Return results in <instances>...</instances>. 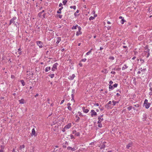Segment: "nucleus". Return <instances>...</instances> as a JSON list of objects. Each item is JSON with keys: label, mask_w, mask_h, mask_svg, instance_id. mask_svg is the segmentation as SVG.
I'll return each mask as SVG.
<instances>
[{"label": "nucleus", "mask_w": 152, "mask_h": 152, "mask_svg": "<svg viewBox=\"0 0 152 152\" xmlns=\"http://www.w3.org/2000/svg\"><path fill=\"white\" fill-rule=\"evenodd\" d=\"M119 18L120 19H122L124 18H123L122 16H120L119 17Z\"/></svg>", "instance_id": "obj_62"}, {"label": "nucleus", "mask_w": 152, "mask_h": 152, "mask_svg": "<svg viewBox=\"0 0 152 152\" xmlns=\"http://www.w3.org/2000/svg\"><path fill=\"white\" fill-rule=\"evenodd\" d=\"M56 43L57 44H58L60 41H61V38L60 37H58L56 38Z\"/></svg>", "instance_id": "obj_17"}, {"label": "nucleus", "mask_w": 152, "mask_h": 152, "mask_svg": "<svg viewBox=\"0 0 152 152\" xmlns=\"http://www.w3.org/2000/svg\"><path fill=\"white\" fill-rule=\"evenodd\" d=\"M54 76L55 75L54 74H50L48 75V76L51 78H53L54 77Z\"/></svg>", "instance_id": "obj_26"}, {"label": "nucleus", "mask_w": 152, "mask_h": 152, "mask_svg": "<svg viewBox=\"0 0 152 152\" xmlns=\"http://www.w3.org/2000/svg\"><path fill=\"white\" fill-rule=\"evenodd\" d=\"M98 121H97V123H101V122L103 120V118H101L100 117H99L98 118Z\"/></svg>", "instance_id": "obj_18"}, {"label": "nucleus", "mask_w": 152, "mask_h": 152, "mask_svg": "<svg viewBox=\"0 0 152 152\" xmlns=\"http://www.w3.org/2000/svg\"><path fill=\"white\" fill-rule=\"evenodd\" d=\"M72 134H75V136H80V134L79 132H77L76 130H74L72 132Z\"/></svg>", "instance_id": "obj_9"}, {"label": "nucleus", "mask_w": 152, "mask_h": 152, "mask_svg": "<svg viewBox=\"0 0 152 152\" xmlns=\"http://www.w3.org/2000/svg\"><path fill=\"white\" fill-rule=\"evenodd\" d=\"M50 69H51L50 67L47 66L45 68V72H47L49 71H50Z\"/></svg>", "instance_id": "obj_16"}, {"label": "nucleus", "mask_w": 152, "mask_h": 152, "mask_svg": "<svg viewBox=\"0 0 152 152\" xmlns=\"http://www.w3.org/2000/svg\"><path fill=\"white\" fill-rule=\"evenodd\" d=\"M111 73L113 75H115L116 73L115 71H112L111 72Z\"/></svg>", "instance_id": "obj_54"}, {"label": "nucleus", "mask_w": 152, "mask_h": 152, "mask_svg": "<svg viewBox=\"0 0 152 152\" xmlns=\"http://www.w3.org/2000/svg\"><path fill=\"white\" fill-rule=\"evenodd\" d=\"M128 66H127V65L126 64H124V66L122 67V70H124L125 69L128 68Z\"/></svg>", "instance_id": "obj_29"}, {"label": "nucleus", "mask_w": 152, "mask_h": 152, "mask_svg": "<svg viewBox=\"0 0 152 152\" xmlns=\"http://www.w3.org/2000/svg\"><path fill=\"white\" fill-rule=\"evenodd\" d=\"M41 13H40V12L38 14V16L39 17H40L41 16Z\"/></svg>", "instance_id": "obj_61"}, {"label": "nucleus", "mask_w": 152, "mask_h": 152, "mask_svg": "<svg viewBox=\"0 0 152 152\" xmlns=\"http://www.w3.org/2000/svg\"><path fill=\"white\" fill-rule=\"evenodd\" d=\"M109 59L112 60H113L114 59V58L113 56H110L109 57Z\"/></svg>", "instance_id": "obj_50"}, {"label": "nucleus", "mask_w": 152, "mask_h": 152, "mask_svg": "<svg viewBox=\"0 0 152 152\" xmlns=\"http://www.w3.org/2000/svg\"><path fill=\"white\" fill-rule=\"evenodd\" d=\"M16 147H15V148H14L13 150H12V152H17L15 151V149H16Z\"/></svg>", "instance_id": "obj_60"}, {"label": "nucleus", "mask_w": 152, "mask_h": 152, "mask_svg": "<svg viewBox=\"0 0 152 152\" xmlns=\"http://www.w3.org/2000/svg\"><path fill=\"white\" fill-rule=\"evenodd\" d=\"M146 69H142V68H141L140 69V70L141 71H145V70H146Z\"/></svg>", "instance_id": "obj_47"}, {"label": "nucleus", "mask_w": 152, "mask_h": 152, "mask_svg": "<svg viewBox=\"0 0 152 152\" xmlns=\"http://www.w3.org/2000/svg\"><path fill=\"white\" fill-rule=\"evenodd\" d=\"M58 17L60 19H61L62 18V15H58Z\"/></svg>", "instance_id": "obj_52"}, {"label": "nucleus", "mask_w": 152, "mask_h": 152, "mask_svg": "<svg viewBox=\"0 0 152 152\" xmlns=\"http://www.w3.org/2000/svg\"><path fill=\"white\" fill-rule=\"evenodd\" d=\"M71 104L70 103H67V105L68 106V107L70 106V105H71Z\"/></svg>", "instance_id": "obj_58"}, {"label": "nucleus", "mask_w": 152, "mask_h": 152, "mask_svg": "<svg viewBox=\"0 0 152 152\" xmlns=\"http://www.w3.org/2000/svg\"><path fill=\"white\" fill-rule=\"evenodd\" d=\"M79 66L80 67H82L83 66L82 64L81 63H80V62L79 63Z\"/></svg>", "instance_id": "obj_57"}, {"label": "nucleus", "mask_w": 152, "mask_h": 152, "mask_svg": "<svg viewBox=\"0 0 152 152\" xmlns=\"http://www.w3.org/2000/svg\"><path fill=\"white\" fill-rule=\"evenodd\" d=\"M64 99L62 100L60 102V104H62L64 103Z\"/></svg>", "instance_id": "obj_53"}, {"label": "nucleus", "mask_w": 152, "mask_h": 152, "mask_svg": "<svg viewBox=\"0 0 152 152\" xmlns=\"http://www.w3.org/2000/svg\"><path fill=\"white\" fill-rule=\"evenodd\" d=\"M58 126H55L53 128V130L54 131H56L58 129Z\"/></svg>", "instance_id": "obj_23"}, {"label": "nucleus", "mask_w": 152, "mask_h": 152, "mask_svg": "<svg viewBox=\"0 0 152 152\" xmlns=\"http://www.w3.org/2000/svg\"><path fill=\"white\" fill-rule=\"evenodd\" d=\"M126 22V21L124 19V18H123L121 19V23L122 24H124V23Z\"/></svg>", "instance_id": "obj_33"}, {"label": "nucleus", "mask_w": 152, "mask_h": 152, "mask_svg": "<svg viewBox=\"0 0 152 152\" xmlns=\"http://www.w3.org/2000/svg\"><path fill=\"white\" fill-rule=\"evenodd\" d=\"M97 124H98V127L100 128L102 127V126L101 123H97Z\"/></svg>", "instance_id": "obj_37"}, {"label": "nucleus", "mask_w": 152, "mask_h": 152, "mask_svg": "<svg viewBox=\"0 0 152 152\" xmlns=\"http://www.w3.org/2000/svg\"><path fill=\"white\" fill-rule=\"evenodd\" d=\"M113 86H111V85H109V88L110 89H111V90H113Z\"/></svg>", "instance_id": "obj_43"}, {"label": "nucleus", "mask_w": 152, "mask_h": 152, "mask_svg": "<svg viewBox=\"0 0 152 152\" xmlns=\"http://www.w3.org/2000/svg\"><path fill=\"white\" fill-rule=\"evenodd\" d=\"M4 147L3 145H1L0 146V152H4Z\"/></svg>", "instance_id": "obj_19"}, {"label": "nucleus", "mask_w": 152, "mask_h": 152, "mask_svg": "<svg viewBox=\"0 0 152 152\" xmlns=\"http://www.w3.org/2000/svg\"><path fill=\"white\" fill-rule=\"evenodd\" d=\"M108 71L107 70V69L104 68L101 71V72L104 74H106L108 73Z\"/></svg>", "instance_id": "obj_13"}, {"label": "nucleus", "mask_w": 152, "mask_h": 152, "mask_svg": "<svg viewBox=\"0 0 152 152\" xmlns=\"http://www.w3.org/2000/svg\"><path fill=\"white\" fill-rule=\"evenodd\" d=\"M91 117H93L97 115V113L93 110H91Z\"/></svg>", "instance_id": "obj_7"}, {"label": "nucleus", "mask_w": 152, "mask_h": 152, "mask_svg": "<svg viewBox=\"0 0 152 152\" xmlns=\"http://www.w3.org/2000/svg\"><path fill=\"white\" fill-rule=\"evenodd\" d=\"M62 5H63L61 3L59 4V7H62Z\"/></svg>", "instance_id": "obj_55"}, {"label": "nucleus", "mask_w": 152, "mask_h": 152, "mask_svg": "<svg viewBox=\"0 0 152 152\" xmlns=\"http://www.w3.org/2000/svg\"><path fill=\"white\" fill-rule=\"evenodd\" d=\"M75 77V75L74 74H73L72 76H70L68 77V79L70 80H73L74 77Z\"/></svg>", "instance_id": "obj_12"}, {"label": "nucleus", "mask_w": 152, "mask_h": 152, "mask_svg": "<svg viewBox=\"0 0 152 152\" xmlns=\"http://www.w3.org/2000/svg\"><path fill=\"white\" fill-rule=\"evenodd\" d=\"M67 149L68 150H71L72 151H75L76 150V149L75 148H72L71 147L69 146L67 147Z\"/></svg>", "instance_id": "obj_15"}, {"label": "nucleus", "mask_w": 152, "mask_h": 152, "mask_svg": "<svg viewBox=\"0 0 152 152\" xmlns=\"http://www.w3.org/2000/svg\"><path fill=\"white\" fill-rule=\"evenodd\" d=\"M132 145L133 144L132 142L129 143L126 145V148L129 149L130 148L132 147Z\"/></svg>", "instance_id": "obj_11"}, {"label": "nucleus", "mask_w": 152, "mask_h": 152, "mask_svg": "<svg viewBox=\"0 0 152 152\" xmlns=\"http://www.w3.org/2000/svg\"><path fill=\"white\" fill-rule=\"evenodd\" d=\"M140 61L141 62V63L143 64L144 62V60L143 59H140Z\"/></svg>", "instance_id": "obj_51"}, {"label": "nucleus", "mask_w": 152, "mask_h": 152, "mask_svg": "<svg viewBox=\"0 0 152 152\" xmlns=\"http://www.w3.org/2000/svg\"><path fill=\"white\" fill-rule=\"evenodd\" d=\"M26 73H27V75H28L29 76L30 75V73L28 71H26Z\"/></svg>", "instance_id": "obj_56"}, {"label": "nucleus", "mask_w": 152, "mask_h": 152, "mask_svg": "<svg viewBox=\"0 0 152 152\" xmlns=\"http://www.w3.org/2000/svg\"><path fill=\"white\" fill-rule=\"evenodd\" d=\"M86 61V58H84L83 59H82L81 61H82L83 62H85Z\"/></svg>", "instance_id": "obj_44"}, {"label": "nucleus", "mask_w": 152, "mask_h": 152, "mask_svg": "<svg viewBox=\"0 0 152 152\" xmlns=\"http://www.w3.org/2000/svg\"><path fill=\"white\" fill-rule=\"evenodd\" d=\"M16 17H14L13 18L11 19L10 20L9 25H11L12 23H13V24H14L15 23V21H14V20H16Z\"/></svg>", "instance_id": "obj_8"}, {"label": "nucleus", "mask_w": 152, "mask_h": 152, "mask_svg": "<svg viewBox=\"0 0 152 152\" xmlns=\"http://www.w3.org/2000/svg\"><path fill=\"white\" fill-rule=\"evenodd\" d=\"M71 126V124L70 123L68 124L67 125L65 126H64V129H67L70 128Z\"/></svg>", "instance_id": "obj_10"}, {"label": "nucleus", "mask_w": 152, "mask_h": 152, "mask_svg": "<svg viewBox=\"0 0 152 152\" xmlns=\"http://www.w3.org/2000/svg\"><path fill=\"white\" fill-rule=\"evenodd\" d=\"M63 7H61L57 11V13H58V14H60V13H61V11L63 9Z\"/></svg>", "instance_id": "obj_21"}, {"label": "nucleus", "mask_w": 152, "mask_h": 152, "mask_svg": "<svg viewBox=\"0 0 152 152\" xmlns=\"http://www.w3.org/2000/svg\"><path fill=\"white\" fill-rule=\"evenodd\" d=\"M132 108V106H130L127 107V109L129 111Z\"/></svg>", "instance_id": "obj_38"}, {"label": "nucleus", "mask_w": 152, "mask_h": 152, "mask_svg": "<svg viewBox=\"0 0 152 152\" xmlns=\"http://www.w3.org/2000/svg\"><path fill=\"white\" fill-rule=\"evenodd\" d=\"M36 134V132L34 128H33L32 130L31 134L33 135H35Z\"/></svg>", "instance_id": "obj_25"}, {"label": "nucleus", "mask_w": 152, "mask_h": 152, "mask_svg": "<svg viewBox=\"0 0 152 152\" xmlns=\"http://www.w3.org/2000/svg\"><path fill=\"white\" fill-rule=\"evenodd\" d=\"M117 86L118 84L117 83H115L113 85V86L114 87V88H116L117 87Z\"/></svg>", "instance_id": "obj_46"}, {"label": "nucleus", "mask_w": 152, "mask_h": 152, "mask_svg": "<svg viewBox=\"0 0 152 152\" xmlns=\"http://www.w3.org/2000/svg\"><path fill=\"white\" fill-rule=\"evenodd\" d=\"M79 10H77V11H76V12H75L74 13V15L76 17V16H78L79 15L78 14H77V13H78L79 12Z\"/></svg>", "instance_id": "obj_28"}, {"label": "nucleus", "mask_w": 152, "mask_h": 152, "mask_svg": "<svg viewBox=\"0 0 152 152\" xmlns=\"http://www.w3.org/2000/svg\"><path fill=\"white\" fill-rule=\"evenodd\" d=\"M78 114H79V116H83V115H82V113H81L80 112V111H79L78 112Z\"/></svg>", "instance_id": "obj_48"}, {"label": "nucleus", "mask_w": 152, "mask_h": 152, "mask_svg": "<svg viewBox=\"0 0 152 152\" xmlns=\"http://www.w3.org/2000/svg\"><path fill=\"white\" fill-rule=\"evenodd\" d=\"M58 65V63H56L53 65L51 68V70L53 71H55L57 69V66Z\"/></svg>", "instance_id": "obj_3"}, {"label": "nucleus", "mask_w": 152, "mask_h": 152, "mask_svg": "<svg viewBox=\"0 0 152 152\" xmlns=\"http://www.w3.org/2000/svg\"><path fill=\"white\" fill-rule=\"evenodd\" d=\"M20 82L23 86H24L25 85V83L23 80H21Z\"/></svg>", "instance_id": "obj_32"}, {"label": "nucleus", "mask_w": 152, "mask_h": 152, "mask_svg": "<svg viewBox=\"0 0 152 152\" xmlns=\"http://www.w3.org/2000/svg\"><path fill=\"white\" fill-rule=\"evenodd\" d=\"M67 2V1L66 0H63L62 3L64 5H65Z\"/></svg>", "instance_id": "obj_35"}, {"label": "nucleus", "mask_w": 152, "mask_h": 152, "mask_svg": "<svg viewBox=\"0 0 152 152\" xmlns=\"http://www.w3.org/2000/svg\"><path fill=\"white\" fill-rule=\"evenodd\" d=\"M70 138H71V139H75V137H74V135L72 134H71L70 135Z\"/></svg>", "instance_id": "obj_42"}, {"label": "nucleus", "mask_w": 152, "mask_h": 152, "mask_svg": "<svg viewBox=\"0 0 152 152\" xmlns=\"http://www.w3.org/2000/svg\"><path fill=\"white\" fill-rule=\"evenodd\" d=\"M144 104L146 109H148L151 105V103L148 102V100L147 99L145 100Z\"/></svg>", "instance_id": "obj_2"}, {"label": "nucleus", "mask_w": 152, "mask_h": 152, "mask_svg": "<svg viewBox=\"0 0 152 152\" xmlns=\"http://www.w3.org/2000/svg\"><path fill=\"white\" fill-rule=\"evenodd\" d=\"M25 146L24 145H20V150H22V148H25Z\"/></svg>", "instance_id": "obj_36"}, {"label": "nucleus", "mask_w": 152, "mask_h": 152, "mask_svg": "<svg viewBox=\"0 0 152 152\" xmlns=\"http://www.w3.org/2000/svg\"><path fill=\"white\" fill-rule=\"evenodd\" d=\"M113 82L112 80H110L109 82V83L110 85H111L113 83Z\"/></svg>", "instance_id": "obj_59"}, {"label": "nucleus", "mask_w": 152, "mask_h": 152, "mask_svg": "<svg viewBox=\"0 0 152 152\" xmlns=\"http://www.w3.org/2000/svg\"><path fill=\"white\" fill-rule=\"evenodd\" d=\"M143 121H145V117H146V115L145 114H144L143 115Z\"/></svg>", "instance_id": "obj_34"}, {"label": "nucleus", "mask_w": 152, "mask_h": 152, "mask_svg": "<svg viewBox=\"0 0 152 152\" xmlns=\"http://www.w3.org/2000/svg\"><path fill=\"white\" fill-rule=\"evenodd\" d=\"M82 109L83 112L85 113H88L89 111V110L88 109H86L84 107H83L82 108Z\"/></svg>", "instance_id": "obj_14"}, {"label": "nucleus", "mask_w": 152, "mask_h": 152, "mask_svg": "<svg viewBox=\"0 0 152 152\" xmlns=\"http://www.w3.org/2000/svg\"><path fill=\"white\" fill-rule=\"evenodd\" d=\"M136 58V57L135 56H134L132 58V59L133 60H134Z\"/></svg>", "instance_id": "obj_64"}, {"label": "nucleus", "mask_w": 152, "mask_h": 152, "mask_svg": "<svg viewBox=\"0 0 152 152\" xmlns=\"http://www.w3.org/2000/svg\"><path fill=\"white\" fill-rule=\"evenodd\" d=\"M106 143V142H104L101 144L99 146L101 149H104L105 148L106 146L105 143Z\"/></svg>", "instance_id": "obj_6"}, {"label": "nucleus", "mask_w": 152, "mask_h": 152, "mask_svg": "<svg viewBox=\"0 0 152 152\" xmlns=\"http://www.w3.org/2000/svg\"><path fill=\"white\" fill-rule=\"evenodd\" d=\"M133 106L136 107H139L140 106V105L139 104H134Z\"/></svg>", "instance_id": "obj_39"}, {"label": "nucleus", "mask_w": 152, "mask_h": 152, "mask_svg": "<svg viewBox=\"0 0 152 152\" xmlns=\"http://www.w3.org/2000/svg\"><path fill=\"white\" fill-rule=\"evenodd\" d=\"M78 31H77L76 33V35L77 36H78L79 35L81 34H82V32H81V27L79 26L78 27Z\"/></svg>", "instance_id": "obj_4"}, {"label": "nucleus", "mask_w": 152, "mask_h": 152, "mask_svg": "<svg viewBox=\"0 0 152 152\" xmlns=\"http://www.w3.org/2000/svg\"><path fill=\"white\" fill-rule=\"evenodd\" d=\"M75 117L76 118H77V119L76 120V122H77L79 121L80 119V117H78L77 115H76Z\"/></svg>", "instance_id": "obj_30"}, {"label": "nucleus", "mask_w": 152, "mask_h": 152, "mask_svg": "<svg viewBox=\"0 0 152 152\" xmlns=\"http://www.w3.org/2000/svg\"><path fill=\"white\" fill-rule=\"evenodd\" d=\"M146 50L143 53V56H146L147 58H148L150 55L149 53L150 50L149 49L147 48L146 49Z\"/></svg>", "instance_id": "obj_1"}, {"label": "nucleus", "mask_w": 152, "mask_h": 152, "mask_svg": "<svg viewBox=\"0 0 152 152\" xmlns=\"http://www.w3.org/2000/svg\"><path fill=\"white\" fill-rule=\"evenodd\" d=\"M75 93V90L74 89H73L72 90V94H74Z\"/></svg>", "instance_id": "obj_45"}, {"label": "nucleus", "mask_w": 152, "mask_h": 152, "mask_svg": "<svg viewBox=\"0 0 152 152\" xmlns=\"http://www.w3.org/2000/svg\"><path fill=\"white\" fill-rule=\"evenodd\" d=\"M70 7V8H73L74 10H75L76 9V7L75 6H71Z\"/></svg>", "instance_id": "obj_41"}, {"label": "nucleus", "mask_w": 152, "mask_h": 152, "mask_svg": "<svg viewBox=\"0 0 152 152\" xmlns=\"http://www.w3.org/2000/svg\"><path fill=\"white\" fill-rule=\"evenodd\" d=\"M92 50V49H90L88 52H87L86 53V55H87V56L89 55L91 53V52Z\"/></svg>", "instance_id": "obj_31"}, {"label": "nucleus", "mask_w": 152, "mask_h": 152, "mask_svg": "<svg viewBox=\"0 0 152 152\" xmlns=\"http://www.w3.org/2000/svg\"><path fill=\"white\" fill-rule=\"evenodd\" d=\"M95 19V17H93V16H91L89 18V20H93Z\"/></svg>", "instance_id": "obj_40"}, {"label": "nucleus", "mask_w": 152, "mask_h": 152, "mask_svg": "<svg viewBox=\"0 0 152 152\" xmlns=\"http://www.w3.org/2000/svg\"><path fill=\"white\" fill-rule=\"evenodd\" d=\"M67 108L69 110L71 111L72 110V108L70 106L67 107Z\"/></svg>", "instance_id": "obj_49"}, {"label": "nucleus", "mask_w": 152, "mask_h": 152, "mask_svg": "<svg viewBox=\"0 0 152 152\" xmlns=\"http://www.w3.org/2000/svg\"><path fill=\"white\" fill-rule=\"evenodd\" d=\"M79 26L77 24L76 26H73L72 27V30H75L77 29V27H78Z\"/></svg>", "instance_id": "obj_22"}, {"label": "nucleus", "mask_w": 152, "mask_h": 152, "mask_svg": "<svg viewBox=\"0 0 152 152\" xmlns=\"http://www.w3.org/2000/svg\"><path fill=\"white\" fill-rule=\"evenodd\" d=\"M19 103L21 104H23L25 102V100L23 99H21L20 100H19Z\"/></svg>", "instance_id": "obj_24"}, {"label": "nucleus", "mask_w": 152, "mask_h": 152, "mask_svg": "<svg viewBox=\"0 0 152 152\" xmlns=\"http://www.w3.org/2000/svg\"><path fill=\"white\" fill-rule=\"evenodd\" d=\"M112 103V102L111 101H109L108 102V103L107 104H106V107H107V108H109L110 107V106L109 105L110 104H111Z\"/></svg>", "instance_id": "obj_27"}, {"label": "nucleus", "mask_w": 152, "mask_h": 152, "mask_svg": "<svg viewBox=\"0 0 152 152\" xmlns=\"http://www.w3.org/2000/svg\"><path fill=\"white\" fill-rule=\"evenodd\" d=\"M112 102L113 103V106H115V104H116L118 103L119 102L118 101H116L114 100H113V101H112Z\"/></svg>", "instance_id": "obj_20"}, {"label": "nucleus", "mask_w": 152, "mask_h": 152, "mask_svg": "<svg viewBox=\"0 0 152 152\" xmlns=\"http://www.w3.org/2000/svg\"><path fill=\"white\" fill-rule=\"evenodd\" d=\"M37 44L38 45L40 48H42L43 43L40 41H37L36 42Z\"/></svg>", "instance_id": "obj_5"}, {"label": "nucleus", "mask_w": 152, "mask_h": 152, "mask_svg": "<svg viewBox=\"0 0 152 152\" xmlns=\"http://www.w3.org/2000/svg\"><path fill=\"white\" fill-rule=\"evenodd\" d=\"M95 105H96V106H99V103H96L95 104Z\"/></svg>", "instance_id": "obj_63"}]
</instances>
